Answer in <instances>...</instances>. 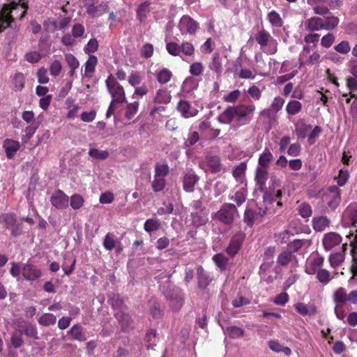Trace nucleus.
I'll return each instance as SVG.
<instances>
[{
	"instance_id": "nucleus-19",
	"label": "nucleus",
	"mask_w": 357,
	"mask_h": 357,
	"mask_svg": "<svg viewBox=\"0 0 357 357\" xmlns=\"http://www.w3.org/2000/svg\"><path fill=\"white\" fill-rule=\"evenodd\" d=\"M244 236L241 233L236 234L231 239L230 243L227 248V252L231 256H234L238 252L241 247Z\"/></svg>"
},
{
	"instance_id": "nucleus-48",
	"label": "nucleus",
	"mask_w": 357,
	"mask_h": 357,
	"mask_svg": "<svg viewBox=\"0 0 357 357\" xmlns=\"http://www.w3.org/2000/svg\"><path fill=\"white\" fill-rule=\"evenodd\" d=\"M166 185V178L158 177L154 175V178L151 183L152 189L154 192L162 191Z\"/></svg>"
},
{
	"instance_id": "nucleus-61",
	"label": "nucleus",
	"mask_w": 357,
	"mask_h": 357,
	"mask_svg": "<svg viewBox=\"0 0 357 357\" xmlns=\"http://www.w3.org/2000/svg\"><path fill=\"white\" fill-rule=\"evenodd\" d=\"M70 333L73 338L75 340L79 341H83L85 340V337L82 331V328L78 325L73 326L70 330Z\"/></svg>"
},
{
	"instance_id": "nucleus-42",
	"label": "nucleus",
	"mask_w": 357,
	"mask_h": 357,
	"mask_svg": "<svg viewBox=\"0 0 357 357\" xmlns=\"http://www.w3.org/2000/svg\"><path fill=\"white\" fill-rule=\"evenodd\" d=\"M209 68L215 72L218 75H220L222 72V63L218 53H215L213 56V61L208 66Z\"/></svg>"
},
{
	"instance_id": "nucleus-6",
	"label": "nucleus",
	"mask_w": 357,
	"mask_h": 357,
	"mask_svg": "<svg viewBox=\"0 0 357 357\" xmlns=\"http://www.w3.org/2000/svg\"><path fill=\"white\" fill-rule=\"evenodd\" d=\"M107 90L112 97L111 102L123 103L126 102V97L123 87L117 82L116 79L110 75L105 81Z\"/></svg>"
},
{
	"instance_id": "nucleus-23",
	"label": "nucleus",
	"mask_w": 357,
	"mask_h": 357,
	"mask_svg": "<svg viewBox=\"0 0 357 357\" xmlns=\"http://www.w3.org/2000/svg\"><path fill=\"white\" fill-rule=\"evenodd\" d=\"M98 63V58L94 55H89L87 61L85 62L84 72L82 74V77L91 78L95 72Z\"/></svg>"
},
{
	"instance_id": "nucleus-13",
	"label": "nucleus",
	"mask_w": 357,
	"mask_h": 357,
	"mask_svg": "<svg viewBox=\"0 0 357 357\" xmlns=\"http://www.w3.org/2000/svg\"><path fill=\"white\" fill-rule=\"evenodd\" d=\"M342 221L344 226L357 227V203H351L345 208Z\"/></svg>"
},
{
	"instance_id": "nucleus-57",
	"label": "nucleus",
	"mask_w": 357,
	"mask_h": 357,
	"mask_svg": "<svg viewBox=\"0 0 357 357\" xmlns=\"http://www.w3.org/2000/svg\"><path fill=\"white\" fill-rule=\"evenodd\" d=\"M247 196V190L245 188H241L240 190L236 192L234 196L230 197V199L235 202L238 206L242 204Z\"/></svg>"
},
{
	"instance_id": "nucleus-9",
	"label": "nucleus",
	"mask_w": 357,
	"mask_h": 357,
	"mask_svg": "<svg viewBox=\"0 0 357 357\" xmlns=\"http://www.w3.org/2000/svg\"><path fill=\"white\" fill-rule=\"evenodd\" d=\"M299 68L303 66H313L320 61V54L317 51H313L310 46H304L299 55Z\"/></svg>"
},
{
	"instance_id": "nucleus-18",
	"label": "nucleus",
	"mask_w": 357,
	"mask_h": 357,
	"mask_svg": "<svg viewBox=\"0 0 357 357\" xmlns=\"http://www.w3.org/2000/svg\"><path fill=\"white\" fill-rule=\"evenodd\" d=\"M176 107L184 118L195 116L198 113V110L193 107L188 101L185 100H180Z\"/></svg>"
},
{
	"instance_id": "nucleus-45",
	"label": "nucleus",
	"mask_w": 357,
	"mask_h": 357,
	"mask_svg": "<svg viewBox=\"0 0 357 357\" xmlns=\"http://www.w3.org/2000/svg\"><path fill=\"white\" fill-rule=\"evenodd\" d=\"M339 24V19L333 15L324 19V29L331 31L335 29Z\"/></svg>"
},
{
	"instance_id": "nucleus-30",
	"label": "nucleus",
	"mask_w": 357,
	"mask_h": 357,
	"mask_svg": "<svg viewBox=\"0 0 357 357\" xmlns=\"http://www.w3.org/2000/svg\"><path fill=\"white\" fill-rule=\"evenodd\" d=\"M273 160V155L268 149H265L263 153L259 155L258 160L259 167L268 169L270 164Z\"/></svg>"
},
{
	"instance_id": "nucleus-43",
	"label": "nucleus",
	"mask_w": 357,
	"mask_h": 357,
	"mask_svg": "<svg viewBox=\"0 0 357 357\" xmlns=\"http://www.w3.org/2000/svg\"><path fill=\"white\" fill-rule=\"evenodd\" d=\"M215 265L221 270H225L228 265V259L223 254L218 253L213 257Z\"/></svg>"
},
{
	"instance_id": "nucleus-59",
	"label": "nucleus",
	"mask_w": 357,
	"mask_h": 357,
	"mask_svg": "<svg viewBox=\"0 0 357 357\" xmlns=\"http://www.w3.org/2000/svg\"><path fill=\"white\" fill-rule=\"evenodd\" d=\"M284 104V99L281 96H276L273 98L269 107L275 112L280 111Z\"/></svg>"
},
{
	"instance_id": "nucleus-37",
	"label": "nucleus",
	"mask_w": 357,
	"mask_h": 357,
	"mask_svg": "<svg viewBox=\"0 0 357 357\" xmlns=\"http://www.w3.org/2000/svg\"><path fill=\"white\" fill-rule=\"evenodd\" d=\"M224 333L226 335L230 337L231 338L236 339L243 336L244 330L240 327L231 326L224 329Z\"/></svg>"
},
{
	"instance_id": "nucleus-58",
	"label": "nucleus",
	"mask_w": 357,
	"mask_h": 357,
	"mask_svg": "<svg viewBox=\"0 0 357 357\" xmlns=\"http://www.w3.org/2000/svg\"><path fill=\"white\" fill-rule=\"evenodd\" d=\"M166 50L168 53L172 56H181V47L178 44L174 42H168L166 43Z\"/></svg>"
},
{
	"instance_id": "nucleus-25",
	"label": "nucleus",
	"mask_w": 357,
	"mask_h": 357,
	"mask_svg": "<svg viewBox=\"0 0 357 357\" xmlns=\"http://www.w3.org/2000/svg\"><path fill=\"white\" fill-rule=\"evenodd\" d=\"M305 26L307 30L317 31L324 29V19L319 17H312L308 19Z\"/></svg>"
},
{
	"instance_id": "nucleus-22",
	"label": "nucleus",
	"mask_w": 357,
	"mask_h": 357,
	"mask_svg": "<svg viewBox=\"0 0 357 357\" xmlns=\"http://www.w3.org/2000/svg\"><path fill=\"white\" fill-rule=\"evenodd\" d=\"M324 259L321 256H317L312 259L305 268V273L308 275H314L322 268Z\"/></svg>"
},
{
	"instance_id": "nucleus-1",
	"label": "nucleus",
	"mask_w": 357,
	"mask_h": 357,
	"mask_svg": "<svg viewBox=\"0 0 357 357\" xmlns=\"http://www.w3.org/2000/svg\"><path fill=\"white\" fill-rule=\"evenodd\" d=\"M255 109L254 104L229 106L218 116V121L225 124H229L233 121L246 124L251 120V115Z\"/></svg>"
},
{
	"instance_id": "nucleus-3",
	"label": "nucleus",
	"mask_w": 357,
	"mask_h": 357,
	"mask_svg": "<svg viewBox=\"0 0 357 357\" xmlns=\"http://www.w3.org/2000/svg\"><path fill=\"white\" fill-rule=\"evenodd\" d=\"M321 201L326 206V212L335 211L341 202V190L337 185L328 187L322 194Z\"/></svg>"
},
{
	"instance_id": "nucleus-16",
	"label": "nucleus",
	"mask_w": 357,
	"mask_h": 357,
	"mask_svg": "<svg viewBox=\"0 0 357 357\" xmlns=\"http://www.w3.org/2000/svg\"><path fill=\"white\" fill-rule=\"evenodd\" d=\"M50 202L56 208H65L69 204V198L62 190H58L52 195Z\"/></svg>"
},
{
	"instance_id": "nucleus-2",
	"label": "nucleus",
	"mask_w": 357,
	"mask_h": 357,
	"mask_svg": "<svg viewBox=\"0 0 357 357\" xmlns=\"http://www.w3.org/2000/svg\"><path fill=\"white\" fill-rule=\"evenodd\" d=\"M27 8L26 2L4 5L0 12V33L9 26L14 18L22 20L24 17Z\"/></svg>"
},
{
	"instance_id": "nucleus-44",
	"label": "nucleus",
	"mask_w": 357,
	"mask_h": 357,
	"mask_svg": "<svg viewBox=\"0 0 357 357\" xmlns=\"http://www.w3.org/2000/svg\"><path fill=\"white\" fill-rule=\"evenodd\" d=\"M160 227V222L157 219L150 218L146 220L144 229L146 232L151 233L157 231Z\"/></svg>"
},
{
	"instance_id": "nucleus-38",
	"label": "nucleus",
	"mask_w": 357,
	"mask_h": 357,
	"mask_svg": "<svg viewBox=\"0 0 357 357\" xmlns=\"http://www.w3.org/2000/svg\"><path fill=\"white\" fill-rule=\"evenodd\" d=\"M25 83V77L23 73H15L13 79L12 84L13 85V89L16 91H20L24 87Z\"/></svg>"
},
{
	"instance_id": "nucleus-52",
	"label": "nucleus",
	"mask_w": 357,
	"mask_h": 357,
	"mask_svg": "<svg viewBox=\"0 0 357 357\" xmlns=\"http://www.w3.org/2000/svg\"><path fill=\"white\" fill-rule=\"evenodd\" d=\"M89 155L95 159L98 160H105L109 156V153L105 150H99L98 149H91L89 151Z\"/></svg>"
},
{
	"instance_id": "nucleus-50",
	"label": "nucleus",
	"mask_w": 357,
	"mask_h": 357,
	"mask_svg": "<svg viewBox=\"0 0 357 357\" xmlns=\"http://www.w3.org/2000/svg\"><path fill=\"white\" fill-rule=\"evenodd\" d=\"M145 341L147 343L148 349H152L153 346L156 345L158 337L155 331L151 330L149 331L146 335Z\"/></svg>"
},
{
	"instance_id": "nucleus-15",
	"label": "nucleus",
	"mask_w": 357,
	"mask_h": 357,
	"mask_svg": "<svg viewBox=\"0 0 357 357\" xmlns=\"http://www.w3.org/2000/svg\"><path fill=\"white\" fill-rule=\"evenodd\" d=\"M342 237L336 232H329L324 234L322 243L326 250H331L342 243Z\"/></svg>"
},
{
	"instance_id": "nucleus-56",
	"label": "nucleus",
	"mask_w": 357,
	"mask_h": 357,
	"mask_svg": "<svg viewBox=\"0 0 357 357\" xmlns=\"http://www.w3.org/2000/svg\"><path fill=\"white\" fill-rule=\"evenodd\" d=\"M149 12V3L144 2L141 3L137 10V16L139 21H143L146 18V13Z\"/></svg>"
},
{
	"instance_id": "nucleus-24",
	"label": "nucleus",
	"mask_w": 357,
	"mask_h": 357,
	"mask_svg": "<svg viewBox=\"0 0 357 357\" xmlns=\"http://www.w3.org/2000/svg\"><path fill=\"white\" fill-rule=\"evenodd\" d=\"M268 179V171L266 169L261 168L257 167L255 173V181L257 188L263 191L266 182Z\"/></svg>"
},
{
	"instance_id": "nucleus-49",
	"label": "nucleus",
	"mask_w": 357,
	"mask_h": 357,
	"mask_svg": "<svg viewBox=\"0 0 357 357\" xmlns=\"http://www.w3.org/2000/svg\"><path fill=\"white\" fill-rule=\"evenodd\" d=\"M118 241L114 238L113 234L110 233L106 234L103 241V247L107 250H112L116 247Z\"/></svg>"
},
{
	"instance_id": "nucleus-60",
	"label": "nucleus",
	"mask_w": 357,
	"mask_h": 357,
	"mask_svg": "<svg viewBox=\"0 0 357 357\" xmlns=\"http://www.w3.org/2000/svg\"><path fill=\"white\" fill-rule=\"evenodd\" d=\"M246 168H247L246 163L245 162H241L233 170L232 174H233L234 177L238 180L241 179L245 174Z\"/></svg>"
},
{
	"instance_id": "nucleus-62",
	"label": "nucleus",
	"mask_w": 357,
	"mask_h": 357,
	"mask_svg": "<svg viewBox=\"0 0 357 357\" xmlns=\"http://www.w3.org/2000/svg\"><path fill=\"white\" fill-rule=\"evenodd\" d=\"M259 214L255 213L252 209H246L244 213V220L250 226L252 225L255 220H256Z\"/></svg>"
},
{
	"instance_id": "nucleus-27",
	"label": "nucleus",
	"mask_w": 357,
	"mask_h": 357,
	"mask_svg": "<svg viewBox=\"0 0 357 357\" xmlns=\"http://www.w3.org/2000/svg\"><path fill=\"white\" fill-rule=\"evenodd\" d=\"M197 181L198 177L195 173L185 174L183 176V189L188 192H192Z\"/></svg>"
},
{
	"instance_id": "nucleus-64",
	"label": "nucleus",
	"mask_w": 357,
	"mask_h": 357,
	"mask_svg": "<svg viewBox=\"0 0 357 357\" xmlns=\"http://www.w3.org/2000/svg\"><path fill=\"white\" fill-rule=\"evenodd\" d=\"M139 107V102L135 101L134 102L129 103L127 105L126 111V117L128 119H131L135 114L137 113Z\"/></svg>"
},
{
	"instance_id": "nucleus-31",
	"label": "nucleus",
	"mask_w": 357,
	"mask_h": 357,
	"mask_svg": "<svg viewBox=\"0 0 357 357\" xmlns=\"http://www.w3.org/2000/svg\"><path fill=\"white\" fill-rule=\"evenodd\" d=\"M349 239V243L351 247V255L354 261L353 267L357 270V229L355 233H351L347 236Z\"/></svg>"
},
{
	"instance_id": "nucleus-28",
	"label": "nucleus",
	"mask_w": 357,
	"mask_h": 357,
	"mask_svg": "<svg viewBox=\"0 0 357 357\" xmlns=\"http://www.w3.org/2000/svg\"><path fill=\"white\" fill-rule=\"evenodd\" d=\"M198 285L201 288H206L212 281L211 275L206 272L202 266L197 268Z\"/></svg>"
},
{
	"instance_id": "nucleus-26",
	"label": "nucleus",
	"mask_w": 357,
	"mask_h": 357,
	"mask_svg": "<svg viewBox=\"0 0 357 357\" xmlns=\"http://www.w3.org/2000/svg\"><path fill=\"white\" fill-rule=\"evenodd\" d=\"M330 220L326 216L314 217L312 219V227L316 231H323L329 227Z\"/></svg>"
},
{
	"instance_id": "nucleus-33",
	"label": "nucleus",
	"mask_w": 357,
	"mask_h": 357,
	"mask_svg": "<svg viewBox=\"0 0 357 357\" xmlns=\"http://www.w3.org/2000/svg\"><path fill=\"white\" fill-rule=\"evenodd\" d=\"M114 316L121 324V326L124 330L130 326L132 323V319L130 314L128 313V310L123 312L117 311V312L114 313Z\"/></svg>"
},
{
	"instance_id": "nucleus-51",
	"label": "nucleus",
	"mask_w": 357,
	"mask_h": 357,
	"mask_svg": "<svg viewBox=\"0 0 357 357\" xmlns=\"http://www.w3.org/2000/svg\"><path fill=\"white\" fill-rule=\"evenodd\" d=\"M298 212L302 218H307L312 215V210L309 204L303 202L298 206Z\"/></svg>"
},
{
	"instance_id": "nucleus-29",
	"label": "nucleus",
	"mask_w": 357,
	"mask_h": 357,
	"mask_svg": "<svg viewBox=\"0 0 357 357\" xmlns=\"http://www.w3.org/2000/svg\"><path fill=\"white\" fill-rule=\"evenodd\" d=\"M171 99L172 96L167 89H160L155 93L154 102L158 104H168Z\"/></svg>"
},
{
	"instance_id": "nucleus-8",
	"label": "nucleus",
	"mask_w": 357,
	"mask_h": 357,
	"mask_svg": "<svg viewBox=\"0 0 357 357\" xmlns=\"http://www.w3.org/2000/svg\"><path fill=\"white\" fill-rule=\"evenodd\" d=\"M238 215L236 207L233 204H224L220 209L213 214V218L225 225H230L233 222L236 216Z\"/></svg>"
},
{
	"instance_id": "nucleus-4",
	"label": "nucleus",
	"mask_w": 357,
	"mask_h": 357,
	"mask_svg": "<svg viewBox=\"0 0 357 357\" xmlns=\"http://www.w3.org/2000/svg\"><path fill=\"white\" fill-rule=\"evenodd\" d=\"M255 40L265 54L272 55L277 52V40L267 31L264 29L259 31L255 35Z\"/></svg>"
},
{
	"instance_id": "nucleus-63",
	"label": "nucleus",
	"mask_w": 357,
	"mask_h": 357,
	"mask_svg": "<svg viewBox=\"0 0 357 357\" xmlns=\"http://www.w3.org/2000/svg\"><path fill=\"white\" fill-rule=\"evenodd\" d=\"M84 198L77 194L73 195L70 197V206L71 207L75 209H79L84 204Z\"/></svg>"
},
{
	"instance_id": "nucleus-10",
	"label": "nucleus",
	"mask_w": 357,
	"mask_h": 357,
	"mask_svg": "<svg viewBox=\"0 0 357 357\" xmlns=\"http://www.w3.org/2000/svg\"><path fill=\"white\" fill-rule=\"evenodd\" d=\"M161 289L165 297L170 300V305L173 310H178L183 305V297L181 291L177 287H171L168 286V289H165V287L160 286Z\"/></svg>"
},
{
	"instance_id": "nucleus-21",
	"label": "nucleus",
	"mask_w": 357,
	"mask_h": 357,
	"mask_svg": "<svg viewBox=\"0 0 357 357\" xmlns=\"http://www.w3.org/2000/svg\"><path fill=\"white\" fill-rule=\"evenodd\" d=\"M3 147L5 149L6 156L8 159H13L19 150L20 145L17 141L7 139L3 143Z\"/></svg>"
},
{
	"instance_id": "nucleus-39",
	"label": "nucleus",
	"mask_w": 357,
	"mask_h": 357,
	"mask_svg": "<svg viewBox=\"0 0 357 357\" xmlns=\"http://www.w3.org/2000/svg\"><path fill=\"white\" fill-rule=\"evenodd\" d=\"M315 274H317L318 281L324 285L328 284L334 278V275H331V273L328 270L324 268H321Z\"/></svg>"
},
{
	"instance_id": "nucleus-41",
	"label": "nucleus",
	"mask_w": 357,
	"mask_h": 357,
	"mask_svg": "<svg viewBox=\"0 0 357 357\" xmlns=\"http://www.w3.org/2000/svg\"><path fill=\"white\" fill-rule=\"evenodd\" d=\"M344 260V250L342 252L333 253L329 257V262L333 268L340 266Z\"/></svg>"
},
{
	"instance_id": "nucleus-47",
	"label": "nucleus",
	"mask_w": 357,
	"mask_h": 357,
	"mask_svg": "<svg viewBox=\"0 0 357 357\" xmlns=\"http://www.w3.org/2000/svg\"><path fill=\"white\" fill-rule=\"evenodd\" d=\"M172 77V72L167 68H163L158 73L157 80L160 84H165L171 79Z\"/></svg>"
},
{
	"instance_id": "nucleus-53",
	"label": "nucleus",
	"mask_w": 357,
	"mask_h": 357,
	"mask_svg": "<svg viewBox=\"0 0 357 357\" xmlns=\"http://www.w3.org/2000/svg\"><path fill=\"white\" fill-rule=\"evenodd\" d=\"M98 47L99 43L98 40L96 38H91L84 46V52L89 55H91V53H94L98 50Z\"/></svg>"
},
{
	"instance_id": "nucleus-11",
	"label": "nucleus",
	"mask_w": 357,
	"mask_h": 357,
	"mask_svg": "<svg viewBox=\"0 0 357 357\" xmlns=\"http://www.w3.org/2000/svg\"><path fill=\"white\" fill-rule=\"evenodd\" d=\"M0 222L4 224L7 229H10L11 234L17 236L22 233L21 224L17 223V216L14 213H4L0 216Z\"/></svg>"
},
{
	"instance_id": "nucleus-7",
	"label": "nucleus",
	"mask_w": 357,
	"mask_h": 357,
	"mask_svg": "<svg viewBox=\"0 0 357 357\" xmlns=\"http://www.w3.org/2000/svg\"><path fill=\"white\" fill-rule=\"evenodd\" d=\"M347 290L343 287L337 288L333 293V301L335 303L334 312L339 320L343 321L346 317L343 306L347 302Z\"/></svg>"
},
{
	"instance_id": "nucleus-5",
	"label": "nucleus",
	"mask_w": 357,
	"mask_h": 357,
	"mask_svg": "<svg viewBox=\"0 0 357 357\" xmlns=\"http://www.w3.org/2000/svg\"><path fill=\"white\" fill-rule=\"evenodd\" d=\"M307 5L319 15H325L330 10L338 8L342 1L340 0H307Z\"/></svg>"
},
{
	"instance_id": "nucleus-14",
	"label": "nucleus",
	"mask_w": 357,
	"mask_h": 357,
	"mask_svg": "<svg viewBox=\"0 0 357 357\" xmlns=\"http://www.w3.org/2000/svg\"><path fill=\"white\" fill-rule=\"evenodd\" d=\"M22 275L26 280L32 282L42 276V271L36 266L26 262L22 265Z\"/></svg>"
},
{
	"instance_id": "nucleus-55",
	"label": "nucleus",
	"mask_w": 357,
	"mask_h": 357,
	"mask_svg": "<svg viewBox=\"0 0 357 357\" xmlns=\"http://www.w3.org/2000/svg\"><path fill=\"white\" fill-rule=\"evenodd\" d=\"M169 172V168L167 164H158L155 167L154 175L158 177L166 178Z\"/></svg>"
},
{
	"instance_id": "nucleus-32",
	"label": "nucleus",
	"mask_w": 357,
	"mask_h": 357,
	"mask_svg": "<svg viewBox=\"0 0 357 357\" xmlns=\"http://www.w3.org/2000/svg\"><path fill=\"white\" fill-rule=\"evenodd\" d=\"M302 108L303 105L301 102L296 100H291L287 102L285 110L288 115L295 116L301 112Z\"/></svg>"
},
{
	"instance_id": "nucleus-40",
	"label": "nucleus",
	"mask_w": 357,
	"mask_h": 357,
	"mask_svg": "<svg viewBox=\"0 0 357 357\" xmlns=\"http://www.w3.org/2000/svg\"><path fill=\"white\" fill-rule=\"evenodd\" d=\"M267 19L273 26L281 27L283 25V20L280 14L275 10L268 13Z\"/></svg>"
},
{
	"instance_id": "nucleus-54",
	"label": "nucleus",
	"mask_w": 357,
	"mask_h": 357,
	"mask_svg": "<svg viewBox=\"0 0 357 357\" xmlns=\"http://www.w3.org/2000/svg\"><path fill=\"white\" fill-rule=\"evenodd\" d=\"M349 178V173L347 169H341L339 171L338 176L335 177V180L339 186H344Z\"/></svg>"
},
{
	"instance_id": "nucleus-20",
	"label": "nucleus",
	"mask_w": 357,
	"mask_h": 357,
	"mask_svg": "<svg viewBox=\"0 0 357 357\" xmlns=\"http://www.w3.org/2000/svg\"><path fill=\"white\" fill-rule=\"evenodd\" d=\"M85 6L86 13L92 17H100L108 11V6L106 3H102L98 5L86 3Z\"/></svg>"
},
{
	"instance_id": "nucleus-46",
	"label": "nucleus",
	"mask_w": 357,
	"mask_h": 357,
	"mask_svg": "<svg viewBox=\"0 0 357 357\" xmlns=\"http://www.w3.org/2000/svg\"><path fill=\"white\" fill-rule=\"evenodd\" d=\"M56 317L52 313H45L38 319V323L45 326L53 325L56 323Z\"/></svg>"
},
{
	"instance_id": "nucleus-17",
	"label": "nucleus",
	"mask_w": 357,
	"mask_h": 357,
	"mask_svg": "<svg viewBox=\"0 0 357 357\" xmlns=\"http://www.w3.org/2000/svg\"><path fill=\"white\" fill-rule=\"evenodd\" d=\"M295 310L302 316H314L317 312V306L314 303L305 304L298 302L294 305Z\"/></svg>"
},
{
	"instance_id": "nucleus-34",
	"label": "nucleus",
	"mask_w": 357,
	"mask_h": 357,
	"mask_svg": "<svg viewBox=\"0 0 357 357\" xmlns=\"http://www.w3.org/2000/svg\"><path fill=\"white\" fill-rule=\"evenodd\" d=\"M114 313L117 311H127V307L123 304L122 298L118 294H114L109 298Z\"/></svg>"
},
{
	"instance_id": "nucleus-35",
	"label": "nucleus",
	"mask_w": 357,
	"mask_h": 357,
	"mask_svg": "<svg viewBox=\"0 0 357 357\" xmlns=\"http://www.w3.org/2000/svg\"><path fill=\"white\" fill-rule=\"evenodd\" d=\"M208 167L212 173H218L223 170L220 159L218 156H211L207 160Z\"/></svg>"
},
{
	"instance_id": "nucleus-36",
	"label": "nucleus",
	"mask_w": 357,
	"mask_h": 357,
	"mask_svg": "<svg viewBox=\"0 0 357 357\" xmlns=\"http://www.w3.org/2000/svg\"><path fill=\"white\" fill-rule=\"evenodd\" d=\"M346 86L349 90V93H343L342 96H348L351 95V97H356L354 92L357 91V77L354 76H349L345 79Z\"/></svg>"
},
{
	"instance_id": "nucleus-12",
	"label": "nucleus",
	"mask_w": 357,
	"mask_h": 357,
	"mask_svg": "<svg viewBox=\"0 0 357 357\" xmlns=\"http://www.w3.org/2000/svg\"><path fill=\"white\" fill-rule=\"evenodd\" d=\"M178 29L182 35H193L199 29V24L189 15H183L180 19Z\"/></svg>"
}]
</instances>
